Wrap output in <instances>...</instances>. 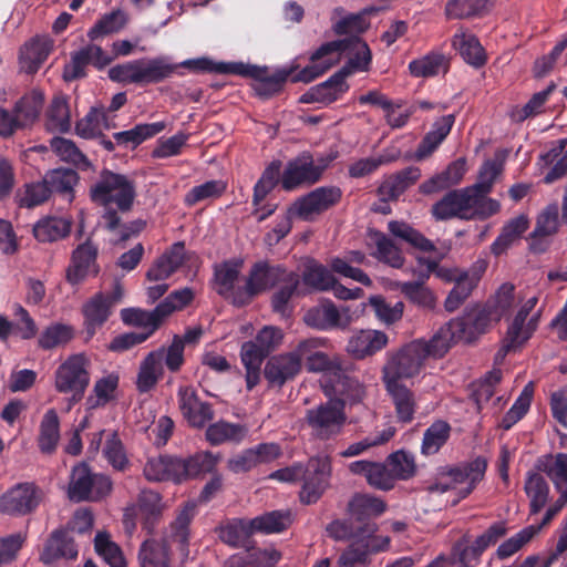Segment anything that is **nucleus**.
Segmentation results:
<instances>
[{"label": "nucleus", "mask_w": 567, "mask_h": 567, "mask_svg": "<svg viewBox=\"0 0 567 567\" xmlns=\"http://www.w3.org/2000/svg\"><path fill=\"white\" fill-rule=\"evenodd\" d=\"M299 287V274L282 264L272 265L267 260H259L251 266L237 302L250 303L255 297L276 288L270 297L271 310L288 317L293 311L292 299L300 293Z\"/></svg>", "instance_id": "obj_1"}, {"label": "nucleus", "mask_w": 567, "mask_h": 567, "mask_svg": "<svg viewBox=\"0 0 567 567\" xmlns=\"http://www.w3.org/2000/svg\"><path fill=\"white\" fill-rule=\"evenodd\" d=\"M135 197L134 181L107 168L100 172L96 182L90 187L91 200L104 208L101 218L107 231L118 227L120 214L132 209Z\"/></svg>", "instance_id": "obj_2"}, {"label": "nucleus", "mask_w": 567, "mask_h": 567, "mask_svg": "<svg viewBox=\"0 0 567 567\" xmlns=\"http://www.w3.org/2000/svg\"><path fill=\"white\" fill-rule=\"evenodd\" d=\"M218 458L208 451H200L187 457L159 455L150 457L144 465L143 474L148 482H183L213 473Z\"/></svg>", "instance_id": "obj_3"}, {"label": "nucleus", "mask_w": 567, "mask_h": 567, "mask_svg": "<svg viewBox=\"0 0 567 567\" xmlns=\"http://www.w3.org/2000/svg\"><path fill=\"white\" fill-rule=\"evenodd\" d=\"M329 537L336 540H349L350 544L344 550L351 548L358 553H363L364 558L370 559L371 555L384 551L390 545V538L377 535L378 526L375 523H365L358 525L351 518L334 519L326 528Z\"/></svg>", "instance_id": "obj_4"}, {"label": "nucleus", "mask_w": 567, "mask_h": 567, "mask_svg": "<svg viewBox=\"0 0 567 567\" xmlns=\"http://www.w3.org/2000/svg\"><path fill=\"white\" fill-rule=\"evenodd\" d=\"M507 532L505 522H495L472 544L465 537L457 540L452 547L451 558L439 556L427 567H475L478 565L482 554L494 546Z\"/></svg>", "instance_id": "obj_5"}, {"label": "nucleus", "mask_w": 567, "mask_h": 567, "mask_svg": "<svg viewBox=\"0 0 567 567\" xmlns=\"http://www.w3.org/2000/svg\"><path fill=\"white\" fill-rule=\"evenodd\" d=\"M487 470V460L483 456H477L470 462H465L455 466L445 467L442 476H447L449 482L439 481L431 484L427 489L431 493H444L449 489L456 488L458 484H465L457 489L458 501L466 498L476 487V485L484 478Z\"/></svg>", "instance_id": "obj_6"}, {"label": "nucleus", "mask_w": 567, "mask_h": 567, "mask_svg": "<svg viewBox=\"0 0 567 567\" xmlns=\"http://www.w3.org/2000/svg\"><path fill=\"white\" fill-rule=\"evenodd\" d=\"M89 367L90 361L83 353L70 355L55 371V390L71 394L73 402L81 401L90 384Z\"/></svg>", "instance_id": "obj_7"}, {"label": "nucleus", "mask_w": 567, "mask_h": 567, "mask_svg": "<svg viewBox=\"0 0 567 567\" xmlns=\"http://www.w3.org/2000/svg\"><path fill=\"white\" fill-rule=\"evenodd\" d=\"M423 348L417 342H410L396 352L389 353L382 368V382H401L416 377L424 367Z\"/></svg>", "instance_id": "obj_8"}, {"label": "nucleus", "mask_w": 567, "mask_h": 567, "mask_svg": "<svg viewBox=\"0 0 567 567\" xmlns=\"http://www.w3.org/2000/svg\"><path fill=\"white\" fill-rule=\"evenodd\" d=\"M305 421L315 437L328 441L341 434L347 414L341 404L329 400L307 410Z\"/></svg>", "instance_id": "obj_9"}, {"label": "nucleus", "mask_w": 567, "mask_h": 567, "mask_svg": "<svg viewBox=\"0 0 567 567\" xmlns=\"http://www.w3.org/2000/svg\"><path fill=\"white\" fill-rule=\"evenodd\" d=\"M336 52H353L339 71H348L351 75L354 71H368L372 61L371 50L365 41L359 37H349L321 44L315 52L312 60H320Z\"/></svg>", "instance_id": "obj_10"}, {"label": "nucleus", "mask_w": 567, "mask_h": 567, "mask_svg": "<svg viewBox=\"0 0 567 567\" xmlns=\"http://www.w3.org/2000/svg\"><path fill=\"white\" fill-rule=\"evenodd\" d=\"M323 392L332 402H338L344 410L346 405H357L367 396V388L347 369L340 368L322 384Z\"/></svg>", "instance_id": "obj_11"}, {"label": "nucleus", "mask_w": 567, "mask_h": 567, "mask_svg": "<svg viewBox=\"0 0 567 567\" xmlns=\"http://www.w3.org/2000/svg\"><path fill=\"white\" fill-rule=\"evenodd\" d=\"M97 257L99 247L91 238L78 245L65 269V281L72 287H79L89 278L97 277L101 271Z\"/></svg>", "instance_id": "obj_12"}, {"label": "nucleus", "mask_w": 567, "mask_h": 567, "mask_svg": "<svg viewBox=\"0 0 567 567\" xmlns=\"http://www.w3.org/2000/svg\"><path fill=\"white\" fill-rule=\"evenodd\" d=\"M342 190L338 186H321L298 197L291 204L292 213L297 218L305 221H312L315 216L337 206L342 199Z\"/></svg>", "instance_id": "obj_13"}, {"label": "nucleus", "mask_w": 567, "mask_h": 567, "mask_svg": "<svg viewBox=\"0 0 567 567\" xmlns=\"http://www.w3.org/2000/svg\"><path fill=\"white\" fill-rule=\"evenodd\" d=\"M331 472L329 456L310 457L302 477L303 483L299 493L300 502L306 505L317 503L330 484Z\"/></svg>", "instance_id": "obj_14"}, {"label": "nucleus", "mask_w": 567, "mask_h": 567, "mask_svg": "<svg viewBox=\"0 0 567 567\" xmlns=\"http://www.w3.org/2000/svg\"><path fill=\"white\" fill-rule=\"evenodd\" d=\"M322 177V166H315V158L310 152H302L287 162L281 175V188L293 192L318 183Z\"/></svg>", "instance_id": "obj_15"}, {"label": "nucleus", "mask_w": 567, "mask_h": 567, "mask_svg": "<svg viewBox=\"0 0 567 567\" xmlns=\"http://www.w3.org/2000/svg\"><path fill=\"white\" fill-rule=\"evenodd\" d=\"M243 68V72L236 73L235 75H241L245 78L254 79V90L256 94L261 99H270L279 94L289 76L299 68L295 61L281 69L276 70L272 74L268 73L267 68H260L257 65L245 64L238 62Z\"/></svg>", "instance_id": "obj_16"}, {"label": "nucleus", "mask_w": 567, "mask_h": 567, "mask_svg": "<svg viewBox=\"0 0 567 567\" xmlns=\"http://www.w3.org/2000/svg\"><path fill=\"white\" fill-rule=\"evenodd\" d=\"M42 499V491L34 483H19L0 498V512L12 516H24L34 512Z\"/></svg>", "instance_id": "obj_17"}, {"label": "nucleus", "mask_w": 567, "mask_h": 567, "mask_svg": "<svg viewBox=\"0 0 567 567\" xmlns=\"http://www.w3.org/2000/svg\"><path fill=\"white\" fill-rule=\"evenodd\" d=\"M303 321L308 327L321 331L344 330L350 326L352 316L349 308L338 309L330 299H323L306 311Z\"/></svg>", "instance_id": "obj_18"}, {"label": "nucleus", "mask_w": 567, "mask_h": 567, "mask_svg": "<svg viewBox=\"0 0 567 567\" xmlns=\"http://www.w3.org/2000/svg\"><path fill=\"white\" fill-rule=\"evenodd\" d=\"M243 267L244 259L239 257L226 259L219 264H215L213 267V279L216 285V292L220 297L229 299L235 307H245L249 305L237 302L238 293L245 288V285L239 287L235 286Z\"/></svg>", "instance_id": "obj_19"}, {"label": "nucleus", "mask_w": 567, "mask_h": 567, "mask_svg": "<svg viewBox=\"0 0 567 567\" xmlns=\"http://www.w3.org/2000/svg\"><path fill=\"white\" fill-rule=\"evenodd\" d=\"M492 321H495V319L493 312H491V305L473 307L462 317L451 320L456 337L465 343H471L478 336L485 333Z\"/></svg>", "instance_id": "obj_20"}, {"label": "nucleus", "mask_w": 567, "mask_h": 567, "mask_svg": "<svg viewBox=\"0 0 567 567\" xmlns=\"http://www.w3.org/2000/svg\"><path fill=\"white\" fill-rule=\"evenodd\" d=\"M348 76V71H337L328 80L311 86L306 93H303L300 96V103H321L323 105H329L340 100L349 91V84L346 81Z\"/></svg>", "instance_id": "obj_21"}, {"label": "nucleus", "mask_w": 567, "mask_h": 567, "mask_svg": "<svg viewBox=\"0 0 567 567\" xmlns=\"http://www.w3.org/2000/svg\"><path fill=\"white\" fill-rule=\"evenodd\" d=\"M470 188L449 190L431 209L435 220L460 218L470 220Z\"/></svg>", "instance_id": "obj_22"}, {"label": "nucleus", "mask_w": 567, "mask_h": 567, "mask_svg": "<svg viewBox=\"0 0 567 567\" xmlns=\"http://www.w3.org/2000/svg\"><path fill=\"white\" fill-rule=\"evenodd\" d=\"M178 405L183 416L194 427H203L214 417V410L208 402L199 400L192 386H179Z\"/></svg>", "instance_id": "obj_23"}, {"label": "nucleus", "mask_w": 567, "mask_h": 567, "mask_svg": "<svg viewBox=\"0 0 567 567\" xmlns=\"http://www.w3.org/2000/svg\"><path fill=\"white\" fill-rule=\"evenodd\" d=\"M486 270V262L477 260L468 270L458 275L454 287L445 299L444 306L449 312L455 311L477 287L483 274Z\"/></svg>", "instance_id": "obj_24"}, {"label": "nucleus", "mask_w": 567, "mask_h": 567, "mask_svg": "<svg viewBox=\"0 0 567 567\" xmlns=\"http://www.w3.org/2000/svg\"><path fill=\"white\" fill-rule=\"evenodd\" d=\"M81 312L85 333L91 339L112 316V302L104 292H96L82 305Z\"/></svg>", "instance_id": "obj_25"}, {"label": "nucleus", "mask_w": 567, "mask_h": 567, "mask_svg": "<svg viewBox=\"0 0 567 567\" xmlns=\"http://www.w3.org/2000/svg\"><path fill=\"white\" fill-rule=\"evenodd\" d=\"M187 259L184 241L174 243L153 262L146 272V279L164 281L175 274Z\"/></svg>", "instance_id": "obj_26"}, {"label": "nucleus", "mask_w": 567, "mask_h": 567, "mask_svg": "<svg viewBox=\"0 0 567 567\" xmlns=\"http://www.w3.org/2000/svg\"><path fill=\"white\" fill-rule=\"evenodd\" d=\"M301 372L298 359L289 352L270 357L264 368V377L270 388H282Z\"/></svg>", "instance_id": "obj_27"}, {"label": "nucleus", "mask_w": 567, "mask_h": 567, "mask_svg": "<svg viewBox=\"0 0 567 567\" xmlns=\"http://www.w3.org/2000/svg\"><path fill=\"white\" fill-rule=\"evenodd\" d=\"M79 550L71 534L64 528L54 529L47 539L40 561L51 565L59 559H75Z\"/></svg>", "instance_id": "obj_28"}, {"label": "nucleus", "mask_w": 567, "mask_h": 567, "mask_svg": "<svg viewBox=\"0 0 567 567\" xmlns=\"http://www.w3.org/2000/svg\"><path fill=\"white\" fill-rule=\"evenodd\" d=\"M389 338L380 330H360L351 336L346 351L354 359L362 360L386 347Z\"/></svg>", "instance_id": "obj_29"}, {"label": "nucleus", "mask_w": 567, "mask_h": 567, "mask_svg": "<svg viewBox=\"0 0 567 567\" xmlns=\"http://www.w3.org/2000/svg\"><path fill=\"white\" fill-rule=\"evenodd\" d=\"M351 473L365 477L368 484L379 491L388 492L394 488L395 481L390 468L383 463L360 460L349 465Z\"/></svg>", "instance_id": "obj_30"}, {"label": "nucleus", "mask_w": 567, "mask_h": 567, "mask_svg": "<svg viewBox=\"0 0 567 567\" xmlns=\"http://www.w3.org/2000/svg\"><path fill=\"white\" fill-rule=\"evenodd\" d=\"M164 347L151 351L141 361L135 385L138 393H148L164 375Z\"/></svg>", "instance_id": "obj_31"}, {"label": "nucleus", "mask_w": 567, "mask_h": 567, "mask_svg": "<svg viewBox=\"0 0 567 567\" xmlns=\"http://www.w3.org/2000/svg\"><path fill=\"white\" fill-rule=\"evenodd\" d=\"M54 41L49 35H35L20 51L21 70L34 74L53 50Z\"/></svg>", "instance_id": "obj_32"}, {"label": "nucleus", "mask_w": 567, "mask_h": 567, "mask_svg": "<svg viewBox=\"0 0 567 567\" xmlns=\"http://www.w3.org/2000/svg\"><path fill=\"white\" fill-rule=\"evenodd\" d=\"M385 509V502L370 494L357 493L348 503V513L358 525L375 523L373 518L382 515Z\"/></svg>", "instance_id": "obj_33"}, {"label": "nucleus", "mask_w": 567, "mask_h": 567, "mask_svg": "<svg viewBox=\"0 0 567 567\" xmlns=\"http://www.w3.org/2000/svg\"><path fill=\"white\" fill-rule=\"evenodd\" d=\"M466 171V159L464 157H460L451 162L443 172L423 182L420 185L419 190L423 195H430L443 189H447L460 184Z\"/></svg>", "instance_id": "obj_34"}, {"label": "nucleus", "mask_w": 567, "mask_h": 567, "mask_svg": "<svg viewBox=\"0 0 567 567\" xmlns=\"http://www.w3.org/2000/svg\"><path fill=\"white\" fill-rule=\"evenodd\" d=\"M454 122L455 116L453 114L444 115L437 118L433 123L432 128L423 136L419 143L414 153V158L416 161H423L431 156L447 137L454 125Z\"/></svg>", "instance_id": "obj_35"}, {"label": "nucleus", "mask_w": 567, "mask_h": 567, "mask_svg": "<svg viewBox=\"0 0 567 567\" xmlns=\"http://www.w3.org/2000/svg\"><path fill=\"white\" fill-rule=\"evenodd\" d=\"M383 384L394 405L398 420L402 423L412 422L417 408L413 391L401 382H383Z\"/></svg>", "instance_id": "obj_36"}, {"label": "nucleus", "mask_w": 567, "mask_h": 567, "mask_svg": "<svg viewBox=\"0 0 567 567\" xmlns=\"http://www.w3.org/2000/svg\"><path fill=\"white\" fill-rule=\"evenodd\" d=\"M558 206H547L537 217L536 226L530 237V249L535 252H544L547 249V243H544L545 237L555 235L558 231Z\"/></svg>", "instance_id": "obj_37"}, {"label": "nucleus", "mask_w": 567, "mask_h": 567, "mask_svg": "<svg viewBox=\"0 0 567 567\" xmlns=\"http://www.w3.org/2000/svg\"><path fill=\"white\" fill-rule=\"evenodd\" d=\"M44 101L43 92L33 89L14 103L13 111L22 130L31 127L39 120Z\"/></svg>", "instance_id": "obj_38"}, {"label": "nucleus", "mask_w": 567, "mask_h": 567, "mask_svg": "<svg viewBox=\"0 0 567 567\" xmlns=\"http://www.w3.org/2000/svg\"><path fill=\"white\" fill-rule=\"evenodd\" d=\"M165 307L166 305H157L152 311L140 308H124L121 310L120 316L127 326L148 329L145 333H150L151 337L165 319Z\"/></svg>", "instance_id": "obj_39"}, {"label": "nucleus", "mask_w": 567, "mask_h": 567, "mask_svg": "<svg viewBox=\"0 0 567 567\" xmlns=\"http://www.w3.org/2000/svg\"><path fill=\"white\" fill-rule=\"evenodd\" d=\"M460 341L462 340L456 337L451 320L445 326L441 327L430 340H414V342H417L423 348L424 351L421 354L424 360L427 358H443L451 346Z\"/></svg>", "instance_id": "obj_40"}, {"label": "nucleus", "mask_w": 567, "mask_h": 567, "mask_svg": "<svg viewBox=\"0 0 567 567\" xmlns=\"http://www.w3.org/2000/svg\"><path fill=\"white\" fill-rule=\"evenodd\" d=\"M72 221L68 218L45 216L33 226V236L39 243H54L68 237L71 233Z\"/></svg>", "instance_id": "obj_41"}, {"label": "nucleus", "mask_w": 567, "mask_h": 567, "mask_svg": "<svg viewBox=\"0 0 567 567\" xmlns=\"http://www.w3.org/2000/svg\"><path fill=\"white\" fill-rule=\"evenodd\" d=\"M281 559V554L276 549L252 548L244 553L230 556L224 564L225 567H270Z\"/></svg>", "instance_id": "obj_42"}, {"label": "nucleus", "mask_w": 567, "mask_h": 567, "mask_svg": "<svg viewBox=\"0 0 567 567\" xmlns=\"http://www.w3.org/2000/svg\"><path fill=\"white\" fill-rule=\"evenodd\" d=\"M300 281L311 291H329L337 282V278L324 265L316 259H309L303 267Z\"/></svg>", "instance_id": "obj_43"}, {"label": "nucleus", "mask_w": 567, "mask_h": 567, "mask_svg": "<svg viewBox=\"0 0 567 567\" xmlns=\"http://www.w3.org/2000/svg\"><path fill=\"white\" fill-rule=\"evenodd\" d=\"M421 177V169L416 166H409L389 176L380 186V193L389 199L399 198L409 187L414 185Z\"/></svg>", "instance_id": "obj_44"}, {"label": "nucleus", "mask_w": 567, "mask_h": 567, "mask_svg": "<svg viewBox=\"0 0 567 567\" xmlns=\"http://www.w3.org/2000/svg\"><path fill=\"white\" fill-rule=\"evenodd\" d=\"M452 44L467 64L474 68L485 64V51L475 35L463 31L456 32L453 35Z\"/></svg>", "instance_id": "obj_45"}, {"label": "nucleus", "mask_w": 567, "mask_h": 567, "mask_svg": "<svg viewBox=\"0 0 567 567\" xmlns=\"http://www.w3.org/2000/svg\"><path fill=\"white\" fill-rule=\"evenodd\" d=\"M524 491L529 498V515H537L549 499L550 487L548 482L539 473L528 472Z\"/></svg>", "instance_id": "obj_46"}, {"label": "nucleus", "mask_w": 567, "mask_h": 567, "mask_svg": "<svg viewBox=\"0 0 567 567\" xmlns=\"http://www.w3.org/2000/svg\"><path fill=\"white\" fill-rule=\"evenodd\" d=\"M449 65V60L443 53L432 51L422 58L412 60L408 68L414 78H433L440 72L446 73Z\"/></svg>", "instance_id": "obj_47"}, {"label": "nucleus", "mask_w": 567, "mask_h": 567, "mask_svg": "<svg viewBox=\"0 0 567 567\" xmlns=\"http://www.w3.org/2000/svg\"><path fill=\"white\" fill-rule=\"evenodd\" d=\"M369 235L377 248L375 252H373L374 258L392 268L399 269L403 267L404 256L391 238L380 230H371Z\"/></svg>", "instance_id": "obj_48"}, {"label": "nucleus", "mask_w": 567, "mask_h": 567, "mask_svg": "<svg viewBox=\"0 0 567 567\" xmlns=\"http://www.w3.org/2000/svg\"><path fill=\"white\" fill-rule=\"evenodd\" d=\"M92 477L90 466L80 463L72 468L68 496L73 502H84L92 497Z\"/></svg>", "instance_id": "obj_49"}, {"label": "nucleus", "mask_w": 567, "mask_h": 567, "mask_svg": "<svg viewBox=\"0 0 567 567\" xmlns=\"http://www.w3.org/2000/svg\"><path fill=\"white\" fill-rule=\"evenodd\" d=\"M529 226V220L525 215H519L507 221L501 229L499 235L493 241L491 251L495 256L504 254L512 244L518 239Z\"/></svg>", "instance_id": "obj_50"}, {"label": "nucleus", "mask_w": 567, "mask_h": 567, "mask_svg": "<svg viewBox=\"0 0 567 567\" xmlns=\"http://www.w3.org/2000/svg\"><path fill=\"white\" fill-rule=\"evenodd\" d=\"M138 84H155L171 78L176 68L163 58L138 59Z\"/></svg>", "instance_id": "obj_51"}, {"label": "nucleus", "mask_w": 567, "mask_h": 567, "mask_svg": "<svg viewBox=\"0 0 567 567\" xmlns=\"http://www.w3.org/2000/svg\"><path fill=\"white\" fill-rule=\"evenodd\" d=\"M254 534L250 519L235 518L218 528L219 539L231 547H246Z\"/></svg>", "instance_id": "obj_52"}, {"label": "nucleus", "mask_w": 567, "mask_h": 567, "mask_svg": "<svg viewBox=\"0 0 567 567\" xmlns=\"http://www.w3.org/2000/svg\"><path fill=\"white\" fill-rule=\"evenodd\" d=\"M60 440V420L54 409L48 410L40 423L38 446L44 454L55 452Z\"/></svg>", "instance_id": "obj_53"}, {"label": "nucleus", "mask_w": 567, "mask_h": 567, "mask_svg": "<svg viewBox=\"0 0 567 567\" xmlns=\"http://www.w3.org/2000/svg\"><path fill=\"white\" fill-rule=\"evenodd\" d=\"M388 229L392 236L400 238L414 249L424 252L436 250L435 245L430 239L405 221L391 220L388 224Z\"/></svg>", "instance_id": "obj_54"}, {"label": "nucleus", "mask_w": 567, "mask_h": 567, "mask_svg": "<svg viewBox=\"0 0 567 567\" xmlns=\"http://www.w3.org/2000/svg\"><path fill=\"white\" fill-rule=\"evenodd\" d=\"M247 427L243 424L218 421L206 430V439L213 445L225 442L240 443L247 435Z\"/></svg>", "instance_id": "obj_55"}, {"label": "nucleus", "mask_w": 567, "mask_h": 567, "mask_svg": "<svg viewBox=\"0 0 567 567\" xmlns=\"http://www.w3.org/2000/svg\"><path fill=\"white\" fill-rule=\"evenodd\" d=\"M165 128V122L142 123L131 130L114 133L113 137L118 145L136 147Z\"/></svg>", "instance_id": "obj_56"}, {"label": "nucleus", "mask_w": 567, "mask_h": 567, "mask_svg": "<svg viewBox=\"0 0 567 567\" xmlns=\"http://www.w3.org/2000/svg\"><path fill=\"white\" fill-rule=\"evenodd\" d=\"M292 524L290 511H271L250 519L254 533L277 534L286 530Z\"/></svg>", "instance_id": "obj_57"}, {"label": "nucleus", "mask_w": 567, "mask_h": 567, "mask_svg": "<svg viewBox=\"0 0 567 567\" xmlns=\"http://www.w3.org/2000/svg\"><path fill=\"white\" fill-rule=\"evenodd\" d=\"M502 377L501 369H493L484 378L471 384V399L474 401L477 412H481L493 399L495 388L501 382Z\"/></svg>", "instance_id": "obj_58"}, {"label": "nucleus", "mask_w": 567, "mask_h": 567, "mask_svg": "<svg viewBox=\"0 0 567 567\" xmlns=\"http://www.w3.org/2000/svg\"><path fill=\"white\" fill-rule=\"evenodd\" d=\"M141 567H169L168 546L153 538L142 543L138 551Z\"/></svg>", "instance_id": "obj_59"}, {"label": "nucleus", "mask_w": 567, "mask_h": 567, "mask_svg": "<svg viewBox=\"0 0 567 567\" xmlns=\"http://www.w3.org/2000/svg\"><path fill=\"white\" fill-rule=\"evenodd\" d=\"M195 508L194 503H187L171 525L172 540L178 545V549L184 555H188L189 525L195 516Z\"/></svg>", "instance_id": "obj_60"}, {"label": "nucleus", "mask_w": 567, "mask_h": 567, "mask_svg": "<svg viewBox=\"0 0 567 567\" xmlns=\"http://www.w3.org/2000/svg\"><path fill=\"white\" fill-rule=\"evenodd\" d=\"M161 501V495L153 491H142L138 496L137 506L143 517L142 526L150 534L153 533L154 526L162 515Z\"/></svg>", "instance_id": "obj_61"}, {"label": "nucleus", "mask_w": 567, "mask_h": 567, "mask_svg": "<svg viewBox=\"0 0 567 567\" xmlns=\"http://www.w3.org/2000/svg\"><path fill=\"white\" fill-rule=\"evenodd\" d=\"M537 468L544 472L554 483L557 491H560L561 485H567V454L557 453L556 455L548 454L537 461Z\"/></svg>", "instance_id": "obj_62"}, {"label": "nucleus", "mask_w": 567, "mask_h": 567, "mask_svg": "<svg viewBox=\"0 0 567 567\" xmlns=\"http://www.w3.org/2000/svg\"><path fill=\"white\" fill-rule=\"evenodd\" d=\"M44 181L52 188V193L65 195L69 200H72L74 197L73 188L79 182V174L72 168L60 167L49 171Z\"/></svg>", "instance_id": "obj_63"}, {"label": "nucleus", "mask_w": 567, "mask_h": 567, "mask_svg": "<svg viewBox=\"0 0 567 567\" xmlns=\"http://www.w3.org/2000/svg\"><path fill=\"white\" fill-rule=\"evenodd\" d=\"M385 462L394 481H408L416 474L415 457L411 452L398 450L386 456Z\"/></svg>", "instance_id": "obj_64"}]
</instances>
